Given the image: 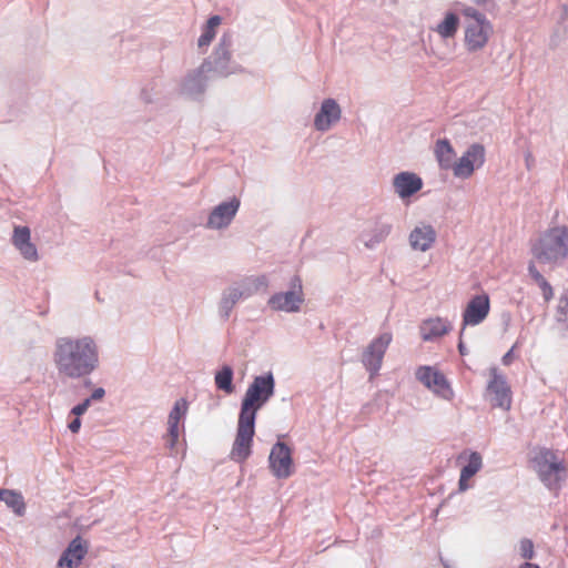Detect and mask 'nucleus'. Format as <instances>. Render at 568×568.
Masks as SVG:
<instances>
[{"mask_svg": "<svg viewBox=\"0 0 568 568\" xmlns=\"http://www.w3.org/2000/svg\"><path fill=\"white\" fill-rule=\"evenodd\" d=\"M12 242L20 251L24 258L36 261L38 252L36 246L30 242V230L27 226H17L14 229Z\"/></svg>", "mask_w": 568, "mask_h": 568, "instance_id": "obj_21", "label": "nucleus"}, {"mask_svg": "<svg viewBox=\"0 0 568 568\" xmlns=\"http://www.w3.org/2000/svg\"><path fill=\"white\" fill-rule=\"evenodd\" d=\"M302 302V286L298 284L297 290L273 295L268 304L275 311L296 312Z\"/></svg>", "mask_w": 568, "mask_h": 568, "instance_id": "obj_16", "label": "nucleus"}, {"mask_svg": "<svg viewBox=\"0 0 568 568\" xmlns=\"http://www.w3.org/2000/svg\"><path fill=\"white\" fill-rule=\"evenodd\" d=\"M390 333H383L377 338L373 339L363 353V363L365 367L375 375L383 363L384 354L392 342Z\"/></svg>", "mask_w": 568, "mask_h": 568, "instance_id": "obj_10", "label": "nucleus"}, {"mask_svg": "<svg viewBox=\"0 0 568 568\" xmlns=\"http://www.w3.org/2000/svg\"><path fill=\"white\" fill-rule=\"evenodd\" d=\"M205 71V64H202L201 68L199 69V73H203Z\"/></svg>", "mask_w": 568, "mask_h": 568, "instance_id": "obj_42", "label": "nucleus"}, {"mask_svg": "<svg viewBox=\"0 0 568 568\" xmlns=\"http://www.w3.org/2000/svg\"><path fill=\"white\" fill-rule=\"evenodd\" d=\"M390 229L392 227L389 224L382 223L376 225L374 239L369 240V242H367L366 245L373 246L374 244L385 240L390 233Z\"/></svg>", "mask_w": 568, "mask_h": 568, "instance_id": "obj_31", "label": "nucleus"}, {"mask_svg": "<svg viewBox=\"0 0 568 568\" xmlns=\"http://www.w3.org/2000/svg\"><path fill=\"white\" fill-rule=\"evenodd\" d=\"M250 282L254 284L255 288H257L260 285H266L265 277L250 280Z\"/></svg>", "mask_w": 568, "mask_h": 568, "instance_id": "obj_37", "label": "nucleus"}, {"mask_svg": "<svg viewBox=\"0 0 568 568\" xmlns=\"http://www.w3.org/2000/svg\"><path fill=\"white\" fill-rule=\"evenodd\" d=\"M458 348H459L460 354H464L465 346L463 345L462 342H459Z\"/></svg>", "mask_w": 568, "mask_h": 568, "instance_id": "obj_40", "label": "nucleus"}, {"mask_svg": "<svg viewBox=\"0 0 568 568\" xmlns=\"http://www.w3.org/2000/svg\"><path fill=\"white\" fill-rule=\"evenodd\" d=\"M515 345L503 356L501 362L504 365L508 366L514 362L515 355H514Z\"/></svg>", "mask_w": 568, "mask_h": 568, "instance_id": "obj_34", "label": "nucleus"}, {"mask_svg": "<svg viewBox=\"0 0 568 568\" xmlns=\"http://www.w3.org/2000/svg\"><path fill=\"white\" fill-rule=\"evenodd\" d=\"M452 331L450 323L442 317H432L422 322L419 332L423 341H435Z\"/></svg>", "mask_w": 568, "mask_h": 568, "instance_id": "obj_20", "label": "nucleus"}, {"mask_svg": "<svg viewBox=\"0 0 568 568\" xmlns=\"http://www.w3.org/2000/svg\"><path fill=\"white\" fill-rule=\"evenodd\" d=\"M273 394L274 378L272 374L256 376L245 392L239 416L255 420L257 412Z\"/></svg>", "mask_w": 568, "mask_h": 568, "instance_id": "obj_4", "label": "nucleus"}, {"mask_svg": "<svg viewBox=\"0 0 568 568\" xmlns=\"http://www.w3.org/2000/svg\"><path fill=\"white\" fill-rule=\"evenodd\" d=\"M518 568H540V567L536 564L525 562V564L520 565Z\"/></svg>", "mask_w": 568, "mask_h": 568, "instance_id": "obj_38", "label": "nucleus"}, {"mask_svg": "<svg viewBox=\"0 0 568 568\" xmlns=\"http://www.w3.org/2000/svg\"><path fill=\"white\" fill-rule=\"evenodd\" d=\"M17 515L22 516L26 510V504L21 494L8 490L3 500Z\"/></svg>", "mask_w": 568, "mask_h": 568, "instance_id": "obj_28", "label": "nucleus"}, {"mask_svg": "<svg viewBox=\"0 0 568 568\" xmlns=\"http://www.w3.org/2000/svg\"><path fill=\"white\" fill-rule=\"evenodd\" d=\"M462 13L467 19L464 31L465 48L468 52H478L487 45L493 34V24L485 14L471 7L463 9Z\"/></svg>", "mask_w": 568, "mask_h": 568, "instance_id": "obj_3", "label": "nucleus"}, {"mask_svg": "<svg viewBox=\"0 0 568 568\" xmlns=\"http://www.w3.org/2000/svg\"><path fill=\"white\" fill-rule=\"evenodd\" d=\"M490 311V300L486 293L473 296L463 312V329L484 322Z\"/></svg>", "mask_w": 568, "mask_h": 568, "instance_id": "obj_9", "label": "nucleus"}, {"mask_svg": "<svg viewBox=\"0 0 568 568\" xmlns=\"http://www.w3.org/2000/svg\"><path fill=\"white\" fill-rule=\"evenodd\" d=\"M105 395V392L103 388L99 387L97 389L93 390V393L91 394V397L89 399L91 400H100L104 397Z\"/></svg>", "mask_w": 568, "mask_h": 568, "instance_id": "obj_35", "label": "nucleus"}, {"mask_svg": "<svg viewBox=\"0 0 568 568\" xmlns=\"http://www.w3.org/2000/svg\"><path fill=\"white\" fill-rule=\"evenodd\" d=\"M477 4H484L487 2V0H474Z\"/></svg>", "mask_w": 568, "mask_h": 568, "instance_id": "obj_41", "label": "nucleus"}, {"mask_svg": "<svg viewBox=\"0 0 568 568\" xmlns=\"http://www.w3.org/2000/svg\"><path fill=\"white\" fill-rule=\"evenodd\" d=\"M534 256L541 263L557 264L568 257V226L547 230L532 247Z\"/></svg>", "mask_w": 568, "mask_h": 568, "instance_id": "obj_2", "label": "nucleus"}, {"mask_svg": "<svg viewBox=\"0 0 568 568\" xmlns=\"http://www.w3.org/2000/svg\"><path fill=\"white\" fill-rule=\"evenodd\" d=\"M417 379L428 389L444 399H450L453 389L443 373L430 366L419 367L416 372Z\"/></svg>", "mask_w": 568, "mask_h": 568, "instance_id": "obj_8", "label": "nucleus"}, {"mask_svg": "<svg viewBox=\"0 0 568 568\" xmlns=\"http://www.w3.org/2000/svg\"><path fill=\"white\" fill-rule=\"evenodd\" d=\"M528 273L534 282L539 286L542 296L546 302H549L554 297V290L548 281L542 276V274L538 271L535 263H529Z\"/></svg>", "mask_w": 568, "mask_h": 568, "instance_id": "obj_25", "label": "nucleus"}, {"mask_svg": "<svg viewBox=\"0 0 568 568\" xmlns=\"http://www.w3.org/2000/svg\"><path fill=\"white\" fill-rule=\"evenodd\" d=\"M88 552V545L81 537H75L61 555L58 568H77Z\"/></svg>", "mask_w": 568, "mask_h": 568, "instance_id": "obj_14", "label": "nucleus"}, {"mask_svg": "<svg viewBox=\"0 0 568 568\" xmlns=\"http://www.w3.org/2000/svg\"><path fill=\"white\" fill-rule=\"evenodd\" d=\"M240 206V201L233 197L229 202L217 205L209 216L207 226L212 229H222L227 226L235 216Z\"/></svg>", "mask_w": 568, "mask_h": 568, "instance_id": "obj_13", "label": "nucleus"}, {"mask_svg": "<svg viewBox=\"0 0 568 568\" xmlns=\"http://www.w3.org/2000/svg\"><path fill=\"white\" fill-rule=\"evenodd\" d=\"M462 460H467V464L464 465L460 470L458 488L460 491H465L470 487V478L480 470L483 466V459L477 452H471L469 454L465 452L457 457L458 463H460Z\"/></svg>", "mask_w": 568, "mask_h": 568, "instance_id": "obj_15", "label": "nucleus"}, {"mask_svg": "<svg viewBox=\"0 0 568 568\" xmlns=\"http://www.w3.org/2000/svg\"><path fill=\"white\" fill-rule=\"evenodd\" d=\"M435 156L444 170L452 169L455 151L447 139L438 140L435 145Z\"/></svg>", "mask_w": 568, "mask_h": 568, "instance_id": "obj_22", "label": "nucleus"}, {"mask_svg": "<svg viewBox=\"0 0 568 568\" xmlns=\"http://www.w3.org/2000/svg\"><path fill=\"white\" fill-rule=\"evenodd\" d=\"M491 379L488 383L487 390L493 396L491 403L504 409H509L511 405V392L505 377L498 373L496 367L489 371Z\"/></svg>", "mask_w": 568, "mask_h": 568, "instance_id": "obj_12", "label": "nucleus"}, {"mask_svg": "<svg viewBox=\"0 0 568 568\" xmlns=\"http://www.w3.org/2000/svg\"><path fill=\"white\" fill-rule=\"evenodd\" d=\"M459 27V18L454 12H447L443 19L442 22H439L434 31L442 38V39H449L454 38L458 31Z\"/></svg>", "mask_w": 568, "mask_h": 568, "instance_id": "obj_23", "label": "nucleus"}, {"mask_svg": "<svg viewBox=\"0 0 568 568\" xmlns=\"http://www.w3.org/2000/svg\"><path fill=\"white\" fill-rule=\"evenodd\" d=\"M220 24L221 18L219 16H213L207 20L203 33L199 38V47H206L211 43V41L215 38L216 29Z\"/></svg>", "mask_w": 568, "mask_h": 568, "instance_id": "obj_27", "label": "nucleus"}, {"mask_svg": "<svg viewBox=\"0 0 568 568\" xmlns=\"http://www.w3.org/2000/svg\"><path fill=\"white\" fill-rule=\"evenodd\" d=\"M9 489H0V500H4Z\"/></svg>", "mask_w": 568, "mask_h": 568, "instance_id": "obj_39", "label": "nucleus"}, {"mask_svg": "<svg viewBox=\"0 0 568 568\" xmlns=\"http://www.w3.org/2000/svg\"><path fill=\"white\" fill-rule=\"evenodd\" d=\"M341 118L339 105L333 99L323 101L320 112L315 115L314 125L320 131H326Z\"/></svg>", "mask_w": 568, "mask_h": 568, "instance_id": "obj_18", "label": "nucleus"}, {"mask_svg": "<svg viewBox=\"0 0 568 568\" xmlns=\"http://www.w3.org/2000/svg\"><path fill=\"white\" fill-rule=\"evenodd\" d=\"M233 371L230 366H223L215 374V384L219 389L224 390L226 394H231L234 390L233 384Z\"/></svg>", "mask_w": 568, "mask_h": 568, "instance_id": "obj_26", "label": "nucleus"}, {"mask_svg": "<svg viewBox=\"0 0 568 568\" xmlns=\"http://www.w3.org/2000/svg\"><path fill=\"white\" fill-rule=\"evenodd\" d=\"M270 468L277 478H287L293 474L292 450L284 443H276L270 454Z\"/></svg>", "mask_w": 568, "mask_h": 568, "instance_id": "obj_11", "label": "nucleus"}, {"mask_svg": "<svg viewBox=\"0 0 568 568\" xmlns=\"http://www.w3.org/2000/svg\"><path fill=\"white\" fill-rule=\"evenodd\" d=\"M91 404V399H85L72 408V413L77 416L83 415Z\"/></svg>", "mask_w": 568, "mask_h": 568, "instance_id": "obj_33", "label": "nucleus"}, {"mask_svg": "<svg viewBox=\"0 0 568 568\" xmlns=\"http://www.w3.org/2000/svg\"><path fill=\"white\" fill-rule=\"evenodd\" d=\"M393 185L399 197L406 199L422 189L423 181L415 173L402 172L394 178Z\"/></svg>", "mask_w": 568, "mask_h": 568, "instance_id": "obj_19", "label": "nucleus"}, {"mask_svg": "<svg viewBox=\"0 0 568 568\" xmlns=\"http://www.w3.org/2000/svg\"><path fill=\"white\" fill-rule=\"evenodd\" d=\"M180 436V423L168 422L166 444L172 449L175 447Z\"/></svg>", "mask_w": 568, "mask_h": 568, "instance_id": "obj_30", "label": "nucleus"}, {"mask_svg": "<svg viewBox=\"0 0 568 568\" xmlns=\"http://www.w3.org/2000/svg\"><path fill=\"white\" fill-rule=\"evenodd\" d=\"M519 554L523 559H532L535 556L534 542L527 538L521 539L519 542Z\"/></svg>", "mask_w": 568, "mask_h": 568, "instance_id": "obj_32", "label": "nucleus"}, {"mask_svg": "<svg viewBox=\"0 0 568 568\" xmlns=\"http://www.w3.org/2000/svg\"><path fill=\"white\" fill-rule=\"evenodd\" d=\"M535 467L540 480L550 489L558 488L565 479L567 467L556 453L541 448L534 458Z\"/></svg>", "mask_w": 568, "mask_h": 568, "instance_id": "obj_5", "label": "nucleus"}, {"mask_svg": "<svg viewBox=\"0 0 568 568\" xmlns=\"http://www.w3.org/2000/svg\"><path fill=\"white\" fill-rule=\"evenodd\" d=\"M255 420L239 416L236 437L231 456L236 462H244L251 455Z\"/></svg>", "mask_w": 568, "mask_h": 568, "instance_id": "obj_6", "label": "nucleus"}, {"mask_svg": "<svg viewBox=\"0 0 568 568\" xmlns=\"http://www.w3.org/2000/svg\"><path fill=\"white\" fill-rule=\"evenodd\" d=\"M252 294V291L250 287H246L245 290H240L239 287H231L229 288L221 301V310L224 312V316L227 317L233 306L236 304V302L242 298L243 296H248Z\"/></svg>", "mask_w": 568, "mask_h": 568, "instance_id": "obj_24", "label": "nucleus"}, {"mask_svg": "<svg viewBox=\"0 0 568 568\" xmlns=\"http://www.w3.org/2000/svg\"><path fill=\"white\" fill-rule=\"evenodd\" d=\"M81 427V420L79 418H75L73 419L70 424H69V429L73 433V434H77L79 432Z\"/></svg>", "mask_w": 568, "mask_h": 568, "instance_id": "obj_36", "label": "nucleus"}, {"mask_svg": "<svg viewBox=\"0 0 568 568\" xmlns=\"http://www.w3.org/2000/svg\"><path fill=\"white\" fill-rule=\"evenodd\" d=\"M187 402L183 398L175 402L174 407L169 414L168 422L181 423L182 418L186 414Z\"/></svg>", "mask_w": 568, "mask_h": 568, "instance_id": "obj_29", "label": "nucleus"}, {"mask_svg": "<svg viewBox=\"0 0 568 568\" xmlns=\"http://www.w3.org/2000/svg\"><path fill=\"white\" fill-rule=\"evenodd\" d=\"M485 162V148L481 144L474 143L462 158L456 161L452 169L454 175L460 179H468L474 171L480 168Z\"/></svg>", "mask_w": 568, "mask_h": 568, "instance_id": "obj_7", "label": "nucleus"}, {"mask_svg": "<svg viewBox=\"0 0 568 568\" xmlns=\"http://www.w3.org/2000/svg\"><path fill=\"white\" fill-rule=\"evenodd\" d=\"M53 362L61 377L77 379L88 376L99 365L98 345L90 336L58 338Z\"/></svg>", "mask_w": 568, "mask_h": 568, "instance_id": "obj_1", "label": "nucleus"}, {"mask_svg": "<svg viewBox=\"0 0 568 568\" xmlns=\"http://www.w3.org/2000/svg\"><path fill=\"white\" fill-rule=\"evenodd\" d=\"M437 237L435 229L429 224H419L409 234V244L413 250L426 252L435 243Z\"/></svg>", "mask_w": 568, "mask_h": 568, "instance_id": "obj_17", "label": "nucleus"}]
</instances>
